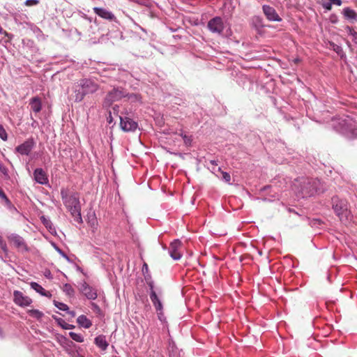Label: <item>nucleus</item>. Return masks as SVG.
<instances>
[{
	"instance_id": "1",
	"label": "nucleus",
	"mask_w": 357,
	"mask_h": 357,
	"mask_svg": "<svg viewBox=\"0 0 357 357\" xmlns=\"http://www.w3.org/2000/svg\"><path fill=\"white\" fill-rule=\"evenodd\" d=\"M61 195L64 205L70 212L74 220L78 223L82 222L81 216V206L77 193L70 194L66 189L61 190Z\"/></svg>"
},
{
	"instance_id": "2",
	"label": "nucleus",
	"mask_w": 357,
	"mask_h": 357,
	"mask_svg": "<svg viewBox=\"0 0 357 357\" xmlns=\"http://www.w3.org/2000/svg\"><path fill=\"white\" fill-rule=\"evenodd\" d=\"M127 96L126 91L122 88H114L109 91L102 102V107H109L113 102L120 100L122 98Z\"/></svg>"
},
{
	"instance_id": "3",
	"label": "nucleus",
	"mask_w": 357,
	"mask_h": 357,
	"mask_svg": "<svg viewBox=\"0 0 357 357\" xmlns=\"http://www.w3.org/2000/svg\"><path fill=\"white\" fill-rule=\"evenodd\" d=\"M9 243L16 248L20 252H24L29 250L27 245L22 237L16 235L11 234L8 237Z\"/></svg>"
},
{
	"instance_id": "4",
	"label": "nucleus",
	"mask_w": 357,
	"mask_h": 357,
	"mask_svg": "<svg viewBox=\"0 0 357 357\" xmlns=\"http://www.w3.org/2000/svg\"><path fill=\"white\" fill-rule=\"evenodd\" d=\"M207 27L211 32L220 34L223 31L225 26L222 19L215 17L208 21Z\"/></svg>"
},
{
	"instance_id": "5",
	"label": "nucleus",
	"mask_w": 357,
	"mask_h": 357,
	"mask_svg": "<svg viewBox=\"0 0 357 357\" xmlns=\"http://www.w3.org/2000/svg\"><path fill=\"white\" fill-rule=\"evenodd\" d=\"M79 86L85 94L93 93L99 89V86L94 81L89 79H84L80 81Z\"/></svg>"
},
{
	"instance_id": "6",
	"label": "nucleus",
	"mask_w": 357,
	"mask_h": 357,
	"mask_svg": "<svg viewBox=\"0 0 357 357\" xmlns=\"http://www.w3.org/2000/svg\"><path fill=\"white\" fill-rule=\"evenodd\" d=\"M183 245L179 240H175L169 245L170 256L174 259H180L182 256Z\"/></svg>"
},
{
	"instance_id": "7",
	"label": "nucleus",
	"mask_w": 357,
	"mask_h": 357,
	"mask_svg": "<svg viewBox=\"0 0 357 357\" xmlns=\"http://www.w3.org/2000/svg\"><path fill=\"white\" fill-rule=\"evenodd\" d=\"M120 119V126L125 132L135 131L137 128V123L128 117H121Z\"/></svg>"
},
{
	"instance_id": "8",
	"label": "nucleus",
	"mask_w": 357,
	"mask_h": 357,
	"mask_svg": "<svg viewBox=\"0 0 357 357\" xmlns=\"http://www.w3.org/2000/svg\"><path fill=\"white\" fill-rule=\"evenodd\" d=\"M333 208L337 215H340L347 211V204L345 201L340 199L337 197L332 198Z\"/></svg>"
},
{
	"instance_id": "9",
	"label": "nucleus",
	"mask_w": 357,
	"mask_h": 357,
	"mask_svg": "<svg viewBox=\"0 0 357 357\" xmlns=\"http://www.w3.org/2000/svg\"><path fill=\"white\" fill-rule=\"evenodd\" d=\"M262 10L265 16L269 21L280 22L282 20L274 8L268 5H264Z\"/></svg>"
},
{
	"instance_id": "10",
	"label": "nucleus",
	"mask_w": 357,
	"mask_h": 357,
	"mask_svg": "<svg viewBox=\"0 0 357 357\" xmlns=\"http://www.w3.org/2000/svg\"><path fill=\"white\" fill-rule=\"evenodd\" d=\"M14 302L19 306L24 307L29 305L32 301L26 296H24L22 291H14Z\"/></svg>"
},
{
	"instance_id": "11",
	"label": "nucleus",
	"mask_w": 357,
	"mask_h": 357,
	"mask_svg": "<svg viewBox=\"0 0 357 357\" xmlns=\"http://www.w3.org/2000/svg\"><path fill=\"white\" fill-rule=\"evenodd\" d=\"M93 11L96 15L103 19L108 20H113L115 19L114 15L105 8L95 7L93 8Z\"/></svg>"
},
{
	"instance_id": "12",
	"label": "nucleus",
	"mask_w": 357,
	"mask_h": 357,
	"mask_svg": "<svg viewBox=\"0 0 357 357\" xmlns=\"http://www.w3.org/2000/svg\"><path fill=\"white\" fill-rule=\"evenodd\" d=\"M34 178L40 184H46L48 178L46 173L41 168L36 169L33 172Z\"/></svg>"
},
{
	"instance_id": "13",
	"label": "nucleus",
	"mask_w": 357,
	"mask_h": 357,
	"mask_svg": "<svg viewBox=\"0 0 357 357\" xmlns=\"http://www.w3.org/2000/svg\"><path fill=\"white\" fill-rule=\"evenodd\" d=\"M29 105L31 107V110L33 111L34 113L36 114L40 112L42 109L41 99L38 96L31 98L29 100Z\"/></svg>"
},
{
	"instance_id": "14",
	"label": "nucleus",
	"mask_w": 357,
	"mask_h": 357,
	"mask_svg": "<svg viewBox=\"0 0 357 357\" xmlns=\"http://www.w3.org/2000/svg\"><path fill=\"white\" fill-rule=\"evenodd\" d=\"M33 148V143L30 141H26L23 144L16 147V151L22 155H29Z\"/></svg>"
},
{
	"instance_id": "15",
	"label": "nucleus",
	"mask_w": 357,
	"mask_h": 357,
	"mask_svg": "<svg viewBox=\"0 0 357 357\" xmlns=\"http://www.w3.org/2000/svg\"><path fill=\"white\" fill-rule=\"evenodd\" d=\"M142 271L143 273L145 280H146V284H148L150 290H153V289L155 287V286L154 285V282L151 279V275L149 274L148 264L145 262L143 264Z\"/></svg>"
},
{
	"instance_id": "16",
	"label": "nucleus",
	"mask_w": 357,
	"mask_h": 357,
	"mask_svg": "<svg viewBox=\"0 0 357 357\" xmlns=\"http://www.w3.org/2000/svg\"><path fill=\"white\" fill-rule=\"evenodd\" d=\"M150 299L155 307V310H161L163 308L160 296L155 291H151Z\"/></svg>"
},
{
	"instance_id": "17",
	"label": "nucleus",
	"mask_w": 357,
	"mask_h": 357,
	"mask_svg": "<svg viewBox=\"0 0 357 357\" xmlns=\"http://www.w3.org/2000/svg\"><path fill=\"white\" fill-rule=\"evenodd\" d=\"M95 344L103 351L106 350L109 345L106 340V337L104 335L97 336L95 338Z\"/></svg>"
},
{
	"instance_id": "18",
	"label": "nucleus",
	"mask_w": 357,
	"mask_h": 357,
	"mask_svg": "<svg viewBox=\"0 0 357 357\" xmlns=\"http://www.w3.org/2000/svg\"><path fill=\"white\" fill-rule=\"evenodd\" d=\"M77 324L84 328H89L92 326V322L85 315L82 314L77 319Z\"/></svg>"
},
{
	"instance_id": "19",
	"label": "nucleus",
	"mask_w": 357,
	"mask_h": 357,
	"mask_svg": "<svg viewBox=\"0 0 357 357\" xmlns=\"http://www.w3.org/2000/svg\"><path fill=\"white\" fill-rule=\"evenodd\" d=\"M343 15L345 18L350 20H356L357 17L356 13L351 8L347 7L343 10Z\"/></svg>"
},
{
	"instance_id": "20",
	"label": "nucleus",
	"mask_w": 357,
	"mask_h": 357,
	"mask_svg": "<svg viewBox=\"0 0 357 357\" xmlns=\"http://www.w3.org/2000/svg\"><path fill=\"white\" fill-rule=\"evenodd\" d=\"M29 314L37 319H40L43 317V313L38 310H30L28 311Z\"/></svg>"
},
{
	"instance_id": "21",
	"label": "nucleus",
	"mask_w": 357,
	"mask_h": 357,
	"mask_svg": "<svg viewBox=\"0 0 357 357\" xmlns=\"http://www.w3.org/2000/svg\"><path fill=\"white\" fill-rule=\"evenodd\" d=\"M69 335L74 341H75L77 342H84V337L79 333H76L75 332H70Z\"/></svg>"
},
{
	"instance_id": "22",
	"label": "nucleus",
	"mask_w": 357,
	"mask_h": 357,
	"mask_svg": "<svg viewBox=\"0 0 357 357\" xmlns=\"http://www.w3.org/2000/svg\"><path fill=\"white\" fill-rule=\"evenodd\" d=\"M131 102H141V96L139 94H135V93H127L126 96Z\"/></svg>"
},
{
	"instance_id": "23",
	"label": "nucleus",
	"mask_w": 357,
	"mask_h": 357,
	"mask_svg": "<svg viewBox=\"0 0 357 357\" xmlns=\"http://www.w3.org/2000/svg\"><path fill=\"white\" fill-rule=\"evenodd\" d=\"M85 96L86 94L83 90H82V91H79V90L75 91V100L76 102H80L84 99Z\"/></svg>"
},
{
	"instance_id": "24",
	"label": "nucleus",
	"mask_w": 357,
	"mask_h": 357,
	"mask_svg": "<svg viewBox=\"0 0 357 357\" xmlns=\"http://www.w3.org/2000/svg\"><path fill=\"white\" fill-rule=\"evenodd\" d=\"M179 135L181 137H182L183 141H184V143L186 144V145H190L191 144V142H192V138L190 136H188L186 135L185 134H184L182 131L179 133Z\"/></svg>"
},
{
	"instance_id": "25",
	"label": "nucleus",
	"mask_w": 357,
	"mask_h": 357,
	"mask_svg": "<svg viewBox=\"0 0 357 357\" xmlns=\"http://www.w3.org/2000/svg\"><path fill=\"white\" fill-rule=\"evenodd\" d=\"M54 305L59 310H63V311H66L68 310V307L67 305L63 303H61V302H58V301H54Z\"/></svg>"
},
{
	"instance_id": "26",
	"label": "nucleus",
	"mask_w": 357,
	"mask_h": 357,
	"mask_svg": "<svg viewBox=\"0 0 357 357\" xmlns=\"http://www.w3.org/2000/svg\"><path fill=\"white\" fill-rule=\"evenodd\" d=\"M59 324L62 327V328L66 330L73 329L75 328V326L67 324L63 320H61V321H59Z\"/></svg>"
},
{
	"instance_id": "27",
	"label": "nucleus",
	"mask_w": 357,
	"mask_h": 357,
	"mask_svg": "<svg viewBox=\"0 0 357 357\" xmlns=\"http://www.w3.org/2000/svg\"><path fill=\"white\" fill-rule=\"evenodd\" d=\"M218 171L220 172L222 174V178L227 183H229L231 180V176L229 173L221 171V169L219 167Z\"/></svg>"
},
{
	"instance_id": "28",
	"label": "nucleus",
	"mask_w": 357,
	"mask_h": 357,
	"mask_svg": "<svg viewBox=\"0 0 357 357\" xmlns=\"http://www.w3.org/2000/svg\"><path fill=\"white\" fill-rule=\"evenodd\" d=\"M156 312H157V315H158V319L161 322H165L166 320V318H165L164 312H163V309L161 310H156Z\"/></svg>"
},
{
	"instance_id": "29",
	"label": "nucleus",
	"mask_w": 357,
	"mask_h": 357,
	"mask_svg": "<svg viewBox=\"0 0 357 357\" xmlns=\"http://www.w3.org/2000/svg\"><path fill=\"white\" fill-rule=\"evenodd\" d=\"M85 295L87 297V298L91 300H94L98 296L96 291H87Z\"/></svg>"
},
{
	"instance_id": "30",
	"label": "nucleus",
	"mask_w": 357,
	"mask_h": 357,
	"mask_svg": "<svg viewBox=\"0 0 357 357\" xmlns=\"http://www.w3.org/2000/svg\"><path fill=\"white\" fill-rule=\"evenodd\" d=\"M0 137L6 141L7 140V133L3 127L0 124Z\"/></svg>"
},
{
	"instance_id": "31",
	"label": "nucleus",
	"mask_w": 357,
	"mask_h": 357,
	"mask_svg": "<svg viewBox=\"0 0 357 357\" xmlns=\"http://www.w3.org/2000/svg\"><path fill=\"white\" fill-rule=\"evenodd\" d=\"M41 219H42V222H43V225L49 229H51L52 225L51 221L50 220H47L45 217H42Z\"/></svg>"
},
{
	"instance_id": "32",
	"label": "nucleus",
	"mask_w": 357,
	"mask_h": 357,
	"mask_svg": "<svg viewBox=\"0 0 357 357\" xmlns=\"http://www.w3.org/2000/svg\"><path fill=\"white\" fill-rule=\"evenodd\" d=\"M0 247L3 250V251L4 252H7L8 251V249H7V245H6V242L3 240L2 237L0 236Z\"/></svg>"
},
{
	"instance_id": "33",
	"label": "nucleus",
	"mask_w": 357,
	"mask_h": 357,
	"mask_svg": "<svg viewBox=\"0 0 357 357\" xmlns=\"http://www.w3.org/2000/svg\"><path fill=\"white\" fill-rule=\"evenodd\" d=\"M38 0H26L25 4L27 6H32L38 4Z\"/></svg>"
},
{
	"instance_id": "34",
	"label": "nucleus",
	"mask_w": 357,
	"mask_h": 357,
	"mask_svg": "<svg viewBox=\"0 0 357 357\" xmlns=\"http://www.w3.org/2000/svg\"><path fill=\"white\" fill-rule=\"evenodd\" d=\"M31 287L34 290H45L43 287H41L36 282H31Z\"/></svg>"
},
{
	"instance_id": "35",
	"label": "nucleus",
	"mask_w": 357,
	"mask_h": 357,
	"mask_svg": "<svg viewBox=\"0 0 357 357\" xmlns=\"http://www.w3.org/2000/svg\"><path fill=\"white\" fill-rule=\"evenodd\" d=\"M0 197L3 199H4L6 202L9 203L10 201L7 196L6 195L5 192L0 188Z\"/></svg>"
},
{
	"instance_id": "36",
	"label": "nucleus",
	"mask_w": 357,
	"mask_h": 357,
	"mask_svg": "<svg viewBox=\"0 0 357 357\" xmlns=\"http://www.w3.org/2000/svg\"><path fill=\"white\" fill-rule=\"evenodd\" d=\"M332 5L333 3L329 1L328 2L324 3L323 7L328 10H331L332 9Z\"/></svg>"
},
{
	"instance_id": "37",
	"label": "nucleus",
	"mask_w": 357,
	"mask_h": 357,
	"mask_svg": "<svg viewBox=\"0 0 357 357\" xmlns=\"http://www.w3.org/2000/svg\"><path fill=\"white\" fill-rule=\"evenodd\" d=\"M0 172L5 176H8V169L4 166L0 165Z\"/></svg>"
},
{
	"instance_id": "38",
	"label": "nucleus",
	"mask_w": 357,
	"mask_h": 357,
	"mask_svg": "<svg viewBox=\"0 0 357 357\" xmlns=\"http://www.w3.org/2000/svg\"><path fill=\"white\" fill-rule=\"evenodd\" d=\"M333 4H335L336 6H341L342 5V1L341 0H330Z\"/></svg>"
},
{
	"instance_id": "39",
	"label": "nucleus",
	"mask_w": 357,
	"mask_h": 357,
	"mask_svg": "<svg viewBox=\"0 0 357 357\" xmlns=\"http://www.w3.org/2000/svg\"><path fill=\"white\" fill-rule=\"evenodd\" d=\"M112 109H113L114 114H116V116H118L119 106L118 105L114 106Z\"/></svg>"
},
{
	"instance_id": "40",
	"label": "nucleus",
	"mask_w": 357,
	"mask_h": 357,
	"mask_svg": "<svg viewBox=\"0 0 357 357\" xmlns=\"http://www.w3.org/2000/svg\"><path fill=\"white\" fill-rule=\"evenodd\" d=\"M39 292L42 295L45 296H51L50 291H39Z\"/></svg>"
},
{
	"instance_id": "41",
	"label": "nucleus",
	"mask_w": 357,
	"mask_h": 357,
	"mask_svg": "<svg viewBox=\"0 0 357 357\" xmlns=\"http://www.w3.org/2000/svg\"><path fill=\"white\" fill-rule=\"evenodd\" d=\"M334 50L339 54L342 51V48L338 45H335V47H334Z\"/></svg>"
},
{
	"instance_id": "42",
	"label": "nucleus",
	"mask_w": 357,
	"mask_h": 357,
	"mask_svg": "<svg viewBox=\"0 0 357 357\" xmlns=\"http://www.w3.org/2000/svg\"><path fill=\"white\" fill-rule=\"evenodd\" d=\"M107 121H108L109 123H111L112 122V116L111 111L109 112V116L107 117Z\"/></svg>"
},
{
	"instance_id": "43",
	"label": "nucleus",
	"mask_w": 357,
	"mask_h": 357,
	"mask_svg": "<svg viewBox=\"0 0 357 357\" xmlns=\"http://www.w3.org/2000/svg\"><path fill=\"white\" fill-rule=\"evenodd\" d=\"M210 163L214 165H218V162L216 160H211Z\"/></svg>"
},
{
	"instance_id": "44",
	"label": "nucleus",
	"mask_w": 357,
	"mask_h": 357,
	"mask_svg": "<svg viewBox=\"0 0 357 357\" xmlns=\"http://www.w3.org/2000/svg\"><path fill=\"white\" fill-rule=\"evenodd\" d=\"M0 337L1 338L3 337V332L1 328H0Z\"/></svg>"
},
{
	"instance_id": "45",
	"label": "nucleus",
	"mask_w": 357,
	"mask_h": 357,
	"mask_svg": "<svg viewBox=\"0 0 357 357\" xmlns=\"http://www.w3.org/2000/svg\"><path fill=\"white\" fill-rule=\"evenodd\" d=\"M347 29H349L350 33H352V29L349 26H348Z\"/></svg>"
},
{
	"instance_id": "46",
	"label": "nucleus",
	"mask_w": 357,
	"mask_h": 357,
	"mask_svg": "<svg viewBox=\"0 0 357 357\" xmlns=\"http://www.w3.org/2000/svg\"><path fill=\"white\" fill-rule=\"evenodd\" d=\"M72 316H75V312H69Z\"/></svg>"
},
{
	"instance_id": "47",
	"label": "nucleus",
	"mask_w": 357,
	"mask_h": 357,
	"mask_svg": "<svg viewBox=\"0 0 357 357\" xmlns=\"http://www.w3.org/2000/svg\"><path fill=\"white\" fill-rule=\"evenodd\" d=\"M284 290H287L286 289ZM290 290H297V288L291 289Z\"/></svg>"
},
{
	"instance_id": "48",
	"label": "nucleus",
	"mask_w": 357,
	"mask_h": 357,
	"mask_svg": "<svg viewBox=\"0 0 357 357\" xmlns=\"http://www.w3.org/2000/svg\"><path fill=\"white\" fill-rule=\"evenodd\" d=\"M2 30L3 29H2L1 26H0V33H1Z\"/></svg>"
},
{
	"instance_id": "49",
	"label": "nucleus",
	"mask_w": 357,
	"mask_h": 357,
	"mask_svg": "<svg viewBox=\"0 0 357 357\" xmlns=\"http://www.w3.org/2000/svg\"><path fill=\"white\" fill-rule=\"evenodd\" d=\"M310 194H313L314 192L310 190Z\"/></svg>"
}]
</instances>
